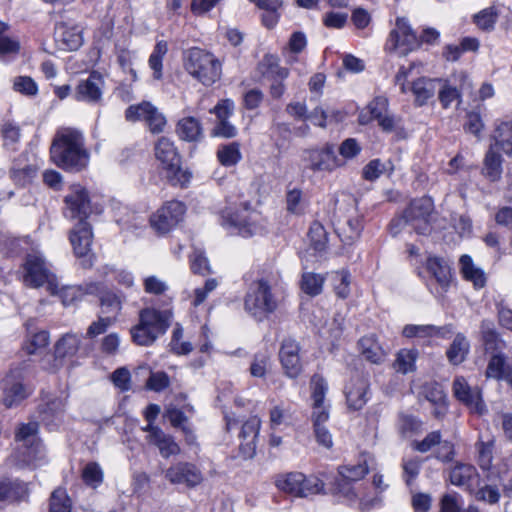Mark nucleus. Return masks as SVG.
<instances>
[{
	"label": "nucleus",
	"instance_id": "f257e3e1",
	"mask_svg": "<svg viewBox=\"0 0 512 512\" xmlns=\"http://www.w3.org/2000/svg\"><path fill=\"white\" fill-rule=\"evenodd\" d=\"M51 158L58 166L75 171L84 169L89 162V154L83 147L82 138L74 130H67L54 139Z\"/></svg>",
	"mask_w": 512,
	"mask_h": 512
},
{
	"label": "nucleus",
	"instance_id": "f03ea898",
	"mask_svg": "<svg viewBox=\"0 0 512 512\" xmlns=\"http://www.w3.org/2000/svg\"><path fill=\"white\" fill-rule=\"evenodd\" d=\"M155 157L162 175L174 186L186 187L192 172L182 166L181 157L174 143L166 137L160 138L155 145Z\"/></svg>",
	"mask_w": 512,
	"mask_h": 512
},
{
	"label": "nucleus",
	"instance_id": "7ed1b4c3",
	"mask_svg": "<svg viewBox=\"0 0 512 512\" xmlns=\"http://www.w3.org/2000/svg\"><path fill=\"white\" fill-rule=\"evenodd\" d=\"M170 311L145 308L140 311L139 323L131 329L133 341L141 346L151 345L169 326Z\"/></svg>",
	"mask_w": 512,
	"mask_h": 512
},
{
	"label": "nucleus",
	"instance_id": "20e7f679",
	"mask_svg": "<svg viewBox=\"0 0 512 512\" xmlns=\"http://www.w3.org/2000/svg\"><path fill=\"white\" fill-rule=\"evenodd\" d=\"M184 67L190 75L204 85H211L220 79L222 65L210 52L194 47L185 52Z\"/></svg>",
	"mask_w": 512,
	"mask_h": 512
},
{
	"label": "nucleus",
	"instance_id": "39448f33",
	"mask_svg": "<svg viewBox=\"0 0 512 512\" xmlns=\"http://www.w3.org/2000/svg\"><path fill=\"white\" fill-rule=\"evenodd\" d=\"M222 225L243 237L261 233L264 229L261 215L247 205L229 206L221 212Z\"/></svg>",
	"mask_w": 512,
	"mask_h": 512
},
{
	"label": "nucleus",
	"instance_id": "423d86ee",
	"mask_svg": "<svg viewBox=\"0 0 512 512\" xmlns=\"http://www.w3.org/2000/svg\"><path fill=\"white\" fill-rule=\"evenodd\" d=\"M22 281L31 288L46 286L50 294H57L58 279L39 252L35 251L26 256L22 264Z\"/></svg>",
	"mask_w": 512,
	"mask_h": 512
},
{
	"label": "nucleus",
	"instance_id": "0eeeda50",
	"mask_svg": "<svg viewBox=\"0 0 512 512\" xmlns=\"http://www.w3.org/2000/svg\"><path fill=\"white\" fill-rule=\"evenodd\" d=\"M277 308V301L266 280L255 281L245 298V309L254 317L262 319Z\"/></svg>",
	"mask_w": 512,
	"mask_h": 512
},
{
	"label": "nucleus",
	"instance_id": "6e6552de",
	"mask_svg": "<svg viewBox=\"0 0 512 512\" xmlns=\"http://www.w3.org/2000/svg\"><path fill=\"white\" fill-rule=\"evenodd\" d=\"M276 486L281 491L295 497H308L323 490V482L315 476H305L300 472L281 475L276 480Z\"/></svg>",
	"mask_w": 512,
	"mask_h": 512
},
{
	"label": "nucleus",
	"instance_id": "1a4fd4ad",
	"mask_svg": "<svg viewBox=\"0 0 512 512\" xmlns=\"http://www.w3.org/2000/svg\"><path fill=\"white\" fill-rule=\"evenodd\" d=\"M420 42L416 33L411 28L408 20L398 17L395 27L391 30L386 47L389 51L398 52L399 55H406L419 46Z\"/></svg>",
	"mask_w": 512,
	"mask_h": 512
},
{
	"label": "nucleus",
	"instance_id": "9d476101",
	"mask_svg": "<svg viewBox=\"0 0 512 512\" xmlns=\"http://www.w3.org/2000/svg\"><path fill=\"white\" fill-rule=\"evenodd\" d=\"M434 205L429 197L413 200L404 213L405 221L418 233L426 234L431 230Z\"/></svg>",
	"mask_w": 512,
	"mask_h": 512
},
{
	"label": "nucleus",
	"instance_id": "9b49d317",
	"mask_svg": "<svg viewBox=\"0 0 512 512\" xmlns=\"http://www.w3.org/2000/svg\"><path fill=\"white\" fill-rule=\"evenodd\" d=\"M303 159L313 172L331 173L344 167L343 160H340L331 145L308 149L304 152Z\"/></svg>",
	"mask_w": 512,
	"mask_h": 512
},
{
	"label": "nucleus",
	"instance_id": "f8f14e48",
	"mask_svg": "<svg viewBox=\"0 0 512 512\" xmlns=\"http://www.w3.org/2000/svg\"><path fill=\"white\" fill-rule=\"evenodd\" d=\"M185 212L186 207L182 202L168 201L151 216V226L158 233H167L182 221Z\"/></svg>",
	"mask_w": 512,
	"mask_h": 512
},
{
	"label": "nucleus",
	"instance_id": "ddd939ff",
	"mask_svg": "<svg viewBox=\"0 0 512 512\" xmlns=\"http://www.w3.org/2000/svg\"><path fill=\"white\" fill-rule=\"evenodd\" d=\"M360 125H378L381 128H392L398 120L388 110V100L383 96L375 97L359 116Z\"/></svg>",
	"mask_w": 512,
	"mask_h": 512
},
{
	"label": "nucleus",
	"instance_id": "4468645a",
	"mask_svg": "<svg viewBox=\"0 0 512 512\" xmlns=\"http://www.w3.org/2000/svg\"><path fill=\"white\" fill-rule=\"evenodd\" d=\"M164 475L171 484H182L188 488H194L200 485L204 480L200 469L189 462H177L171 465L165 471Z\"/></svg>",
	"mask_w": 512,
	"mask_h": 512
},
{
	"label": "nucleus",
	"instance_id": "2eb2a0df",
	"mask_svg": "<svg viewBox=\"0 0 512 512\" xmlns=\"http://www.w3.org/2000/svg\"><path fill=\"white\" fill-rule=\"evenodd\" d=\"M65 216L71 219L85 221L90 213V199L85 188L73 185L65 196Z\"/></svg>",
	"mask_w": 512,
	"mask_h": 512
},
{
	"label": "nucleus",
	"instance_id": "dca6fc26",
	"mask_svg": "<svg viewBox=\"0 0 512 512\" xmlns=\"http://www.w3.org/2000/svg\"><path fill=\"white\" fill-rule=\"evenodd\" d=\"M3 402L7 407L20 403L29 394V389L22 383V369L14 368L2 380Z\"/></svg>",
	"mask_w": 512,
	"mask_h": 512
},
{
	"label": "nucleus",
	"instance_id": "f3484780",
	"mask_svg": "<svg viewBox=\"0 0 512 512\" xmlns=\"http://www.w3.org/2000/svg\"><path fill=\"white\" fill-rule=\"evenodd\" d=\"M453 393L472 413L483 415L486 412L479 389L472 388L464 377L458 376L454 379Z\"/></svg>",
	"mask_w": 512,
	"mask_h": 512
},
{
	"label": "nucleus",
	"instance_id": "a211bd4d",
	"mask_svg": "<svg viewBox=\"0 0 512 512\" xmlns=\"http://www.w3.org/2000/svg\"><path fill=\"white\" fill-rule=\"evenodd\" d=\"M104 79L99 72L93 71L86 80H81L75 90L78 101L97 104L102 100Z\"/></svg>",
	"mask_w": 512,
	"mask_h": 512
},
{
	"label": "nucleus",
	"instance_id": "6ab92c4d",
	"mask_svg": "<svg viewBox=\"0 0 512 512\" xmlns=\"http://www.w3.org/2000/svg\"><path fill=\"white\" fill-rule=\"evenodd\" d=\"M128 120H142L151 128H162L166 125L165 116L149 102L132 105L126 110Z\"/></svg>",
	"mask_w": 512,
	"mask_h": 512
},
{
	"label": "nucleus",
	"instance_id": "aec40b11",
	"mask_svg": "<svg viewBox=\"0 0 512 512\" xmlns=\"http://www.w3.org/2000/svg\"><path fill=\"white\" fill-rule=\"evenodd\" d=\"M142 430L148 433L146 440L149 444L159 449L160 455L164 458L180 454L181 449L174 439L166 435L159 427L147 424Z\"/></svg>",
	"mask_w": 512,
	"mask_h": 512
},
{
	"label": "nucleus",
	"instance_id": "412c9836",
	"mask_svg": "<svg viewBox=\"0 0 512 512\" xmlns=\"http://www.w3.org/2000/svg\"><path fill=\"white\" fill-rule=\"evenodd\" d=\"M300 347L293 339H285L280 349V362L285 374L290 378H296L302 371L299 357Z\"/></svg>",
	"mask_w": 512,
	"mask_h": 512
},
{
	"label": "nucleus",
	"instance_id": "4be33fe9",
	"mask_svg": "<svg viewBox=\"0 0 512 512\" xmlns=\"http://www.w3.org/2000/svg\"><path fill=\"white\" fill-rule=\"evenodd\" d=\"M260 426L261 420L257 416H251L243 423L240 432V451L244 458H252L255 455Z\"/></svg>",
	"mask_w": 512,
	"mask_h": 512
},
{
	"label": "nucleus",
	"instance_id": "5701e85b",
	"mask_svg": "<svg viewBox=\"0 0 512 512\" xmlns=\"http://www.w3.org/2000/svg\"><path fill=\"white\" fill-rule=\"evenodd\" d=\"M93 233L86 221H80L72 229L70 241L77 257H88L91 252Z\"/></svg>",
	"mask_w": 512,
	"mask_h": 512
},
{
	"label": "nucleus",
	"instance_id": "b1692460",
	"mask_svg": "<svg viewBox=\"0 0 512 512\" xmlns=\"http://www.w3.org/2000/svg\"><path fill=\"white\" fill-rule=\"evenodd\" d=\"M14 458L20 467L37 468L45 463V449L41 442L35 445L16 446Z\"/></svg>",
	"mask_w": 512,
	"mask_h": 512
},
{
	"label": "nucleus",
	"instance_id": "393cba45",
	"mask_svg": "<svg viewBox=\"0 0 512 512\" xmlns=\"http://www.w3.org/2000/svg\"><path fill=\"white\" fill-rule=\"evenodd\" d=\"M368 383L363 377L350 380L346 386V399L349 408L361 409L367 402Z\"/></svg>",
	"mask_w": 512,
	"mask_h": 512
},
{
	"label": "nucleus",
	"instance_id": "a878e982",
	"mask_svg": "<svg viewBox=\"0 0 512 512\" xmlns=\"http://www.w3.org/2000/svg\"><path fill=\"white\" fill-rule=\"evenodd\" d=\"M426 269L443 290H446L451 281L452 273L449 264L437 256H429L426 260Z\"/></svg>",
	"mask_w": 512,
	"mask_h": 512
},
{
	"label": "nucleus",
	"instance_id": "bb28decb",
	"mask_svg": "<svg viewBox=\"0 0 512 512\" xmlns=\"http://www.w3.org/2000/svg\"><path fill=\"white\" fill-rule=\"evenodd\" d=\"M362 228V218L355 214L340 221L337 225L336 232L344 243L351 244L360 237Z\"/></svg>",
	"mask_w": 512,
	"mask_h": 512
},
{
	"label": "nucleus",
	"instance_id": "cd10ccee",
	"mask_svg": "<svg viewBox=\"0 0 512 512\" xmlns=\"http://www.w3.org/2000/svg\"><path fill=\"white\" fill-rule=\"evenodd\" d=\"M261 75L268 80H281L284 81L289 76V70L281 67L279 58L272 54H267L263 57L258 65Z\"/></svg>",
	"mask_w": 512,
	"mask_h": 512
},
{
	"label": "nucleus",
	"instance_id": "c85d7f7f",
	"mask_svg": "<svg viewBox=\"0 0 512 512\" xmlns=\"http://www.w3.org/2000/svg\"><path fill=\"white\" fill-rule=\"evenodd\" d=\"M358 346L363 357L371 363L379 364L386 357L385 350L378 343L374 335L362 337L358 342Z\"/></svg>",
	"mask_w": 512,
	"mask_h": 512
},
{
	"label": "nucleus",
	"instance_id": "c756f323",
	"mask_svg": "<svg viewBox=\"0 0 512 512\" xmlns=\"http://www.w3.org/2000/svg\"><path fill=\"white\" fill-rule=\"evenodd\" d=\"M460 270L463 277L473 283L475 288H483L486 284V275L484 271L478 267L469 255H462L460 260Z\"/></svg>",
	"mask_w": 512,
	"mask_h": 512
},
{
	"label": "nucleus",
	"instance_id": "7c9ffc66",
	"mask_svg": "<svg viewBox=\"0 0 512 512\" xmlns=\"http://www.w3.org/2000/svg\"><path fill=\"white\" fill-rule=\"evenodd\" d=\"M27 493L28 485L22 481L8 479L0 481V503L19 500L25 497Z\"/></svg>",
	"mask_w": 512,
	"mask_h": 512
},
{
	"label": "nucleus",
	"instance_id": "2f4dec72",
	"mask_svg": "<svg viewBox=\"0 0 512 512\" xmlns=\"http://www.w3.org/2000/svg\"><path fill=\"white\" fill-rule=\"evenodd\" d=\"M470 350V344L467 338L459 333L455 336L453 342L446 351L448 361L453 365L461 364L467 357Z\"/></svg>",
	"mask_w": 512,
	"mask_h": 512
},
{
	"label": "nucleus",
	"instance_id": "473e14b6",
	"mask_svg": "<svg viewBox=\"0 0 512 512\" xmlns=\"http://www.w3.org/2000/svg\"><path fill=\"white\" fill-rule=\"evenodd\" d=\"M502 157L490 149L484 158L482 175L490 182H497L502 176Z\"/></svg>",
	"mask_w": 512,
	"mask_h": 512
},
{
	"label": "nucleus",
	"instance_id": "72a5a7b5",
	"mask_svg": "<svg viewBox=\"0 0 512 512\" xmlns=\"http://www.w3.org/2000/svg\"><path fill=\"white\" fill-rule=\"evenodd\" d=\"M57 37L68 50H77L83 43L81 31L77 27L61 24L57 28Z\"/></svg>",
	"mask_w": 512,
	"mask_h": 512
},
{
	"label": "nucleus",
	"instance_id": "f704fd0d",
	"mask_svg": "<svg viewBox=\"0 0 512 512\" xmlns=\"http://www.w3.org/2000/svg\"><path fill=\"white\" fill-rule=\"evenodd\" d=\"M477 477L475 468L469 464H458L450 472V481L456 486L470 487Z\"/></svg>",
	"mask_w": 512,
	"mask_h": 512
},
{
	"label": "nucleus",
	"instance_id": "c9c22d12",
	"mask_svg": "<svg viewBox=\"0 0 512 512\" xmlns=\"http://www.w3.org/2000/svg\"><path fill=\"white\" fill-rule=\"evenodd\" d=\"M494 444V436L490 434H480L477 443L478 459L480 466L485 470L490 469L492 465Z\"/></svg>",
	"mask_w": 512,
	"mask_h": 512
},
{
	"label": "nucleus",
	"instance_id": "e433bc0d",
	"mask_svg": "<svg viewBox=\"0 0 512 512\" xmlns=\"http://www.w3.org/2000/svg\"><path fill=\"white\" fill-rule=\"evenodd\" d=\"M38 424L36 422L22 423L15 430L16 446H26L40 443L38 437Z\"/></svg>",
	"mask_w": 512,
	"mask_h": 512
},
{
	"label": "nucleus",
	"instance_id": "4c0bfd02",
	"mask_svg": "<svg viewBox=\"0 0 512 512\" xmlns=\"http://www.w3.org/2000/svg\"><path fill=\"white\" fill-rule=\"evenodd\" d=\"M402 334L406 338H433V337H444V331L442 328L433 326V325H414L409 324L406 325Z\"/></svg>",
	"mask_w": 512,
	"mask_h": 512
},
{
	"label": "nucleus",
	"instance_id": "58836bf2",
	"mask_svg": "<svg viewBox=\"0 0 512 512\" xmlns=\"http://www.w3.org/2000/svg\"><path fill=\"white\" fill-rule=\"evenodd\" d=\"M417 358L418 351L416 349H401L396 355L394 368L402 374L414 372Z\"/></svg>",
	"mask_w": 512,
	"mask_h": 512
},
{
	"label": "nucleus",
	"instance_id": "ea45409f",
	"mask_svg": "<svg viewBox=\"0 0 512 512\" xmlns=\"http://www.w3.org/2000/svg\"><path fill=\"white\" fill-rule=\"evenodd\" d=\"M306 200L299 188H291L286 193V210L288 213L301 216L306 211Z\"/></svg>",
	"mask_w": 512,
	"mask_h": 512
},
{
	"label": "nucleus",
	"instance_id": "a19ab883",
	"mask_svg": "<svg viewBox=\"0 0 512 512\" xmlns=\"http://www.w3.org/2000/svg\"><path fill=\"white\" fill-rule=\"evenodd\" d=\"M486 377L501 379L504 378L512 386V373L505 369V358L503 355L497 354L490 359Z\"/></svg>",
	"mask_w": 512,
	"mask_h": 512
},
{
	"label": "nucleus",
	"instance_id": "79ce46f5",
	"mask_svg": "<svg viewBox=\"0 0 512 512\" xmlns=\"http://www.w3.org/2000/svg\"><path fill=\"white\" fill-rule=\"evenodd\" d=\"M80 340L76 335L66 334L55 345L56 358L63 359L77 353Z\"/></svg>",
	"mask_w": 512,
	"mask_h": 512
},
{
	"label": "nucleus",
	"instance_id": "37998d69",
	"mask_svg": "<svg viewBox=\"0 0 512 512\" xmlns=\"http://www.w3.org/2000/svg\"><path fill=\"white\" fill-rule=\"evenodd\" d=\"M330 281L337 297L346 299L350 294V274L347 271H336L330 275Z\"/></svg>",
	"mask_w": 512,
	"mask_h": 512
},
{
	"label": "nucleus",
	"instance_id": "c03bdc74",
	"mask_svg": "<svg viewBox=\"0 0 512 512\" xmlns=\"http://www.w3.org/2000/svg\"><path fill=\"white\" fill-rule=\"evenodd\" d=\"M435 92L434 83L431 80L420 78L412 85V93L415 96V102L423 105L430 99Z\"/></svg>",
	"mask_w": 512,
	"mask_h": 512
},
{
	"label": "nucleus",
	"instance_id": "a18cd8bd",
	"mask_svg": "<svg viewBox=\"0 0 512 512\" xmlns=\"http://www.w3.org/2000/svg\"><path fill=\"white\" fill-rule=\"evenodd\" d=\"M324 277L313 272H306L302 275L301 289L310 296H316L322 292Z\"/></svg>",
	"mask_w": 512,
	"mask_h": 512
},
{
	"label": "nucleus",
	"instance_id": "49530a36",
	"mask_svg": "<svg viewBox=\"0 0 512 512\" xmlns=\"http://www.w3.org/2000/svg\"><path fill=\"white\" fill-rule=\"evenodd\" d=\"M101 310L103 314H109L115 320L122 310L123 300L113 292H105L100 297Z\"/></svg>",
	"mask_w": 512,
	"mask_h": 512
},
{
	"label": "nucleus",
	"instance_id": "de8ad7c7",
	"mask_svg": "<svg viewBox=\"0 0 512 512\" xmlns=\"http://www.w3.org/2000/svg\"><path fill=\"white\" fill-rule=\"evenodd\" d=\"M50 337L48 332L40 331L31 335L25 341L23 349L29 355L42 353V351L48 346Z\"/></svg>",
	"mask_w": 512,
	"mask_h": 512
},
{
	"label": "nucleus",
	"instance_id": "09e8293b",
	"mask_svg": "<svg viewBox=\"0 0 512 512\" xmlns=\"http://www.w3.org/2000/svg\"><path fill=\"white\" fill-rule=\"evenodd\" d=\"M498 11L494 7H487L474 15L473 20L477 27L483 31H491L494 29Z\"/></svg>",
	"mask_w": 512,
	"mask_h": 512
},
{
	"label": "nucleus",
	"instance_id": "8fccbe9b",
	"mask_svg": "<svg viewBox=\"0 0 512 512\" xmlns=\"http://www.w3.org/2000/svg\"><path fill=\"white\" fill-rule=\"evenodd\" d=\"M218 161L226 167L236 165L241 160L239 146L236 143L221 146L217 151Z\"/></svg>",
	"mask_w": 512,
	"mask_h": 512
},
{
	"label": "nucleus",
	"instance_id": "3c124183",
	"mask_svg": "<svg viewBox=\"0 0 512 512\" xmlns=\"http://www.w3.org/2000/svg\"><path fill=\"white\" fill-rule=\"evenodd\" d=\"M168 51V45L165 41H159L149 58V66L153 70V76L159 80L162 77V59Z\"/></svg>",
	"mask_w": 512,
	"mask_h": 512
},
{
	"label": "nucleus",
	"instance_id": "603ef678",
	"mask_svg": "<svg viewBox=\"0 0 512 512\" xmlns=\"http://www.w3.org/2000/svg\"><path fill=\"white\" fill-rule=\"evenodd\" d=\"M310 245L316 251H323L328 242L327 232L320 222H313L308 232Z\"/></svg>",
	"mask_w": 512,
	"mask_h": 512
},
{
	"label": "nucleus",
	"instance_id": "864d4df0",
	"mask_svg": "<svg viewBox=\"0 0 512 512\" xmlns=\"http://www.w3.org/2000/svg\"><path fill=\"white\" fill-rule=\"evenodd\" d=\"M104 478V473L100 465L96 462L87 463L82 470V479L84 483L92 488H97Z\"/></svg>",
	"mask_w": 512,
	"mask_h": 512
},
{
	"label": "nucleus",
	"instance_id": "5fc2aeb1",
	"mask_svg": "<svg viewBox=\"0 0 512 512\" xmlns=\"http://www.w3.org/2000/svg\"><path fill=\"white\" fill-rule=\"evenodd\" d=\"M390 162H382L380 159H373L363 167L362 176L367 181L378 179L386 171H392Z\"/></svg>",
	"mask_w": 512,
	"mask_h": 512
},
{
	"label": "nucleus",
	"instance_id": "6e6d98bb",
	"mask_svg": "<svg viewBox=\"0 0 512 512\" xmlns=\"http://www.w3.org/2000/svg\"><path fill=\"white\" fill-rule=\"evenodd\" d=\"M362 147L354 138H347L338 147L340 160H343L344 166L347 162L354 160L360 153Z\"/></svg>",
	"mask_w": 512,
	"mask_h": 512
},
{
	"label": "nucleus",
	"instance_id": "4d7b16f0",
	"mask_svg": "<svg viewBox=\"0 0 512 512\" xmlns=\"http://www.w3.org/2000/svg\"><path fill=\"white\" fill-rule=\"evenodd\" d=\"M312 404H329L326 401L328 384L321 376H313L310 384Z\"/></svg>",
	"mask_w": 512,
	"mask_h": 512
},
{
	"label": "nucleus",
	"instance_id": "13d9d810",
	"mask_svg": "<svg viewBox=\"0 0 512 512\" xmlns=\"http://www.w3.org/2000/svg\"><path fill=\"white\" fill-rule=\"evenodd\" d=\"M272 368L271 357L266 353L257 354L250 366L253 377L264 378Z\"/></svg>",
	"mask_w": 512,
	"mask_h": 512
},
{
	"label": "nucleus",
	"instance_id": "bf43d9fd",
	"mask_svg": "<svg viewBox=\"0 0 512 512\" xmlns=\"http://www.w3.org/2000/svg\"><path fill=\"white\" fill-rule=\"evenodd\" d=\"M368 473V466L366 462L342 466L339 469L341 479L346 481H358L361 480Z\"/></svg>",
	"mask_w": 512,
	"mask_h": 512
},
{
	"label": "nucleus",
	"instance_id": "052dcab7",
	"mask_svg": "<svg viewBox=\"0 0 512 512\" xmlns=\"http://www.w3.org/2000/svg\"><path fill=\"white\" fill-rule=\"evenodd\" d=\"M234 109L233 101L225 99L220 101L214 108V113L219 120L218 128H233L228 122L229 117L232 115Z\"/></svg>",
	"mask_w": 512,
	"mask_h": 512
},
{
	"label": "nucleus",
	"instance_id": "680f3d73",
	"mask_svg": "<svg viewBox=\"0 0 512 512\" xmlns=\"http://www.w3.org/2000/svg\"><path fill=\"white\" fill-rule=\"evenodd\" d=\"M13 89L28 97H33L38 94V85L29 76L16 77L13 81Z\"/></svg>",
	"mask_w": 512,
	"mask_h": 512
},
{
	"label": "nucleus",
	"instance_id": "e2e57ef3",
	"mask_svg": "<svg viewBox=\"0 0 512 512\" xmlns=\"http://www.w3.org/2000/svg\"><path fill=\"white\" fill-rule=\"evenodd\" d=\"M84 291L79 286H65L58 283L57 294L63 305L68 306L73 304L76 300L81 298Z\"/></svg>",
	"mask_w": 512,
	"mask_h": 512
},
{
	"label": "nucleus",
	"instance_id": "0e129e2a",
	"mask_svg": "<svg viewBox=\"0 0 512 512\" xmlns=\"http://www.w3.org/2000/svg\"><path fill=\"white\" fill-rule=\"evenodd\" d=\"M70 506L64 489L58 488L52 493L49 512H70Z\"/></svg>",
	"mask_w": 512,
	"mask_h": 512
},
{
	"label": "nucleus",
	"instance_id": "69168bd1",
	"mask_svg": "<svg viewBox=\"0 0 512 512\" xmlns=\"http://www.w3.org/2000/svg\"><path fill=\"white\" fill-rule=\"evenodd\" d=\"M343 331V318H332L327 321L320 329L319 332L322 337L329 340H335L340 337Z\"/></svg>",
	"mask_w": 512,
	"mask_h": 512
},
{
	"label": "nucleus",
	"instance_id": "338daca9",
	"mask_svg": "<svg viewBox=\"0 0 512 512\" xmlns=\"http://www.w3.org/2000/svg\"><path fill=\"white\" fill-rule=\"evenodd\" d=\"M191 268L194 273L201 275L211 272L209 261L201 249H194L191 255Z\"/></svg>",
	"mask_w": 512,
	"mask_h": 512
},
{
	"label": "nucleus",
	"instance_id": "774afa93",
	"mask_svg": "<svg viewBox=\"0 0 512 512\" xmlns=\"http://www.w3.org/2000/svg\"><path fill=\"white\" fill-rule=\"evenodd\" d=\"M313 426L325 425L330 418V404H311Z\"/></svg>",
	"mask_w": 512,
	"mask_h": 512
}]
</instances>
